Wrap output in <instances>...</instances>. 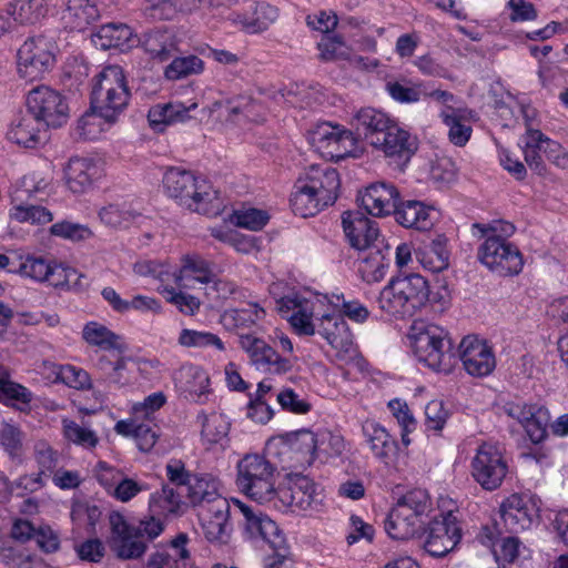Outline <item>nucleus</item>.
<instances>
[{
    "label": "nucleus",
    "mask_w": 568,
    "mask_h": 568,
    "mask_svg": "<svg viewBox=\"0 0 568 568\" xmlns=\"http://www.w3.org/2000/svg\"><path fill=\"white\" fill-rule=\"evenodd\" d=\"M230 430V423L220 413H212L203 416L202 437L210 444L220 443Z\"/></svg>",
    "instance_id": "nucleus-57"
},
{
    "label": "nucleus",
    "mask_w": 568,
    "mask_h": 568,
    "mask_svg": "<svg viewBox=\"0 0 568 568\" xmlns=\"http://www.w3.org/2000/svg\"><path fill=\"white\" fill-rule=\"evenodd\" d=\"M183 500L181 493L170 484H164L161 490L151 494L150 510L158 516L178 515L182 511Z\"/></svg>",
    "instance_id": "nucleus-42"
},
{
    "label": "nucleus",
    "mask_w": 568,
    "mask_h": 568,
    "mask_svg": "<svg viewBox=\"0 0 568 568\" xmlns=\"http://www.w3.org/2000/svg\"><path fill=\"white\" fill-rule=\"evenodd\" d=\"M48 132L49 131L42 125V122L29 115L22 118L17 124H14L8 131L7 138L9 142L48 141L51 139Z\"/></svg>",
    "instance_id": "nucleus-45"
},
{
    "label": "nucleus",
    "mask_w": 568,
    "mask_h": 568,
    "mask_svg": "<svg viewBox=\"0 0 568 568\" xmlns=\"http://www.w3.org/2000/svg\"><path fill=\"white\" fill-rule=\"evenodd\" d=\"M30 115L49 131L64 125L69 119V108L64 98L55 90L40 85L32 89L27 97Z\"/></svg>",
    "instance_id": "nucleus-10"
},
{
    "label": "nucleus",
    "mask_w": 568,
    "mask_h": 568,
    "mask_svg": "<svg viewBox=\"0 0 568 568\" xmlns=\"http://www.w3.org/2000/svg\"><path fill=\"white\" fill-rule=\"evenodd\" d=\"M140 216L141 213L128 204H110L99 212L101 222L112 227H126Z\"/></svg>",
    "instance_id": "nucleus-51"
},
{
    "label": "nucleus",
    "mask_w": 568,
    "mask_h": 568,
    "mask_svg": "<svg viewBox=\"0 0 568 568\" xmlns=\"http://www.w3.org/2000/svg\"><path fill=\"white\" fill-rule=\"evenodd\" d=\"M316 486L306 476H296L288 489L284 491V498L290 505L301 510H307L317 504Z\"/></svg>",
    "instance_id": "nucleus-41"
},
{
    "label": "nucleus",
    "mask_w": 568,
    "mask_h": 568,
    "mask_svg": "<svg viewBox=\"0 0 568 568\" xmlns=\"http://www.w3.org/2000/svg\"><path fill=\"white\" fill-rule=\"evenodd\" d=\"M298 440L312 456L322 453L333 457L342 455L345 450L344 438L339 434H333L328 430L317 434L311 430H302L298 434Z\"/></svg>",
    "instance_id": "nucleus-32"
},
{
    "label": "nucleus",
    "mask_w": 568,
    "mask_h": 568,
    "mask_svg": "<svg viewBox=\"0 0 568 568\" xmlns=\"http://www.w3.org/2000/svg\"><path fill=\"white\" fill-rule=\"evenodd\" d=\"M163 186L169 196L200 213H207L209 205L217 200V192L205 179L179 168H171L165 172Z\"/></svg>",
    "instance_id": "nucleus-7"
},
{
    "label": "nucleus",
    "mask_w": 568,
    "mask_h": 568,
    "mask_svg": "<svg viewBox=\"0 0 568 568\" xmlns=\"http://www.w3.org/2000/svg\"><path fill=\"white\" fill-rule=\"evenodd\" d=\"M187 497L200 509L225 499L220 493L219 480L211 474H193L187 486Z\"/></svg>",
    "instance_id": "nucleus-34"
},
{
    "label": "nucleus",
    "mask_w": 568,
    "mask_h": 568,
    "mask_svg": "<svg viewBox=\"0 0 568 568\" xmlns=\"http://www.w3.org/2000/svg\"><path fill=\"white\" fill-rule=\"evenodd\" d=\"M62 429L64 438L84 449H93L98 446L100 439L94 430L80 425L74 420L63 419Z\"/></svg>",
    "instance_id": "nucleus-52"
},
{
    "label": "nucleus",
    "mask_w": 568,
    "mask_h": 568,
    "mask_svg": "<svg viewBox=\"0 0 568 568\" xmlns=\"http://www.w3.org/2000/svg\"><path fill=\"white\" fill-rule=\"evenodd\" d=\"M131 93L124 71L120 65L103 68L93 79L91 90L92 113H85L78 121V130L84 140L95 139L101 120L112 123L126 108Z\"/></svg>",
    "instance_id": "nucleus-2"
},
{
    "label": "nucleus",
    "mask_w": 568,
    "mask_h": 568,
    "mask_svg": "<svg viewBox=\"0 0 568 568\" xmlns=\"http://www.w3.org/2000/svg\"><path fill=\"white\" fill-rule=\"evenodd\" d=\"M459 358L465 371L476 377L489 375L496 366L491 347L486 341L476 336H466L462 339Z\"/></svg>",
    "instance_id": "nucleus-16"
},
{
    "label": "nucleus",
    "mask_w": 568,
    "mask_h": 568,
    "mask_svg": "<svg viewBox=\"0 0 568 568\" xmlns=\"http://www.w3.org/2000/svg\"><path fill=\"white\" fill-rule=\"evenodd\" d=\"M172 58L171 63L164 69V77L168 80H181L191 75H197L204 70V61L197 55H173Z\"/></svg>",
    "instance_id": "nucleus-49"
},
{
    "label": "nucleus",
    "mask_w": 568,
    "mask_h": 568,
    "mask_svg": "<svg viewBox=\"0 0 568 568\" xmlns=\"http://www.w3.org/2000/svg\"><path fill=\"white\" fill-rule=\"evenodd\" d=\"M52 179L41 172L32 171L17 179L10 187L12 204L42 201L50 195Z\"/></svg>",
    "instance_id": "nucleus-20"
},
{
    "label": "nucleus",
    "mask_w": 568,
    "mask_h": 568,
    "mask_svg": "<svg viewBox=\"0 0 568 568\" xmlns=\"http://www.w3.org/2000/svg\"><path fill=\"white\" fill-rule=\"evenodd\" d=\"M82 337L89 345L104 351L121 348V337L98 322L87 323L82 329Z\"/></svg>",
    "instance_id": "nucleus-47"
},
{
    "label": "nucleus",
    "mask_w": 568,
    "mask_h": 568,
    "mask_svg": "<svg viewBox=\"0 0 568 568\" xmlns=\"http://www.w3.org/2000/svg\"><path fill=\"white\" fill-rule=\"evenodd\" d=\"M178 343L182 347H195V348H205V347H215L219 351H224L225 346L222 339L210 332L196 331L183 328L178 337Z\"/></svg>",
    "instance_id": "nucleus-54"
},
{
    "label": "nucleus",
    "mask_w": 568,
    "mask_h": 568,
    "mask_svg": "<svg viewBox=\"0 0 568 568\" xmlns=\"http://www.w3.org/2000/svg\"><path fill=\"white\" fill-rule=\"evenodd\" d=\"M205 538L211 542L226 544L232 526L229 521L230 504L227 499H219L214 505L200 509L199 513Z\"/></svg>",
    "instance_id": "nucleus-19"
},
{
    "label": "nucleus",
    "mask_w": 568,
    "mask_h": 568,
    "mask_svg": "<svg viewBox=\"0 0 568 568\" xmlns=\"http://www.w3.org/2000/svg\"><path fill=\"white\" fill-rule=\"evenodd\" d=\"M111 528L110 546L119 559H140L148 550V544L135 531V526L129 523L123 515L113 511L109 516Z\"/></svg>",
    "instance_id": "nucleus-15"
},
{
    "label": "nucleus",
    "mask_w": 568,
    "mask_h": 568,
    "mask_svg": "<svg viewBox=\"0 0 568 568\" xmlns=\"http://www.w3.org/2000/svg\"><path fill=\"white\" fill-rule=\"evenodd\" d=\"M367 251L358 263V272L367 283L382 281L390 264V248L385 242L377 243Z\"/></svg>",
    "instance_id": "nucleus-29"
},
{
    "label": "nucleus",
    "mask_w": 568,
    "mask_h": 568,
    "mask_svg": "<svg viewBox=\"0 0 568 568\" xmlns=\"http://www.w3.org/2000/svg\"><path fill=\"white\" fill-rule=\"evenodd\" d=\"M363 436L375 458L388 463L396 454L397 443L387 429L375 420H366L362 426Z\"/></svg>",
    "instance_id": "nucleus-30"
},
{
    "label": "nucleus",
    "mask_w": 568,
    "mask_h": 568,
    "mask_svg": "<svg viewBox=\"0 0 568 568\" xmlns=\"http://www.w3.org/2000/svg\"><path fill=\"white\" fill-rule=\"evenodd\" d=\"M95 47L102 50L119 49L121 51L129 50L136 43L131 28L124 23H106L99 28L92 36Z\"/></svg>",
    "instance_id": "nucleus-31"
},
{
    "label": "nucleus",
    "mask_w": 568,
    "mask_h": 568,
    "mask_svg": "<svg viewBox=\"0 0 568 568\" xmlns=\"http://www.w3.org/2000/svg\"><path fill=\"white\" fill-rule=\"evenodd\" d=\"M384 153L388 164L403 169L417 151V144H374Z\"/></svg>",
    "instance_id": "nucleus-58"
},
{
    "label": "nucleus",
    "mask_w": 568,
    "mask_h": 568,
    "mask_svg": "<svg viewBox=\"0 0 568 568\" xmlns=\"http://www.w3.org/2000/svg\"><path fill=\"white\" fill-rule=\"evenodd\" d=\"M100 13L90 0H69L62 19L67 27L75 31H84L93 23Z\"/></svg>",
    "instance_id": "nucleus-40"
},
{
    "label": "nucleus",
    "mask_w": 568,
    "mask_h": 568,
    "mask_svg": "<svg viewBox=\"0 0 568 568\" xmlns=\"http://www.w3.org/2000/svg\"><path fill=\"white\" fill-rule=\"evenodd\" d=\"M50 233L54 236L74 242L87 240L92 235V232L87 225L69 221L52 224Z\"/></svg>",
    "instance_id": "nucleus-62"
},
{
    "label": "nucleus",
    "mask_w": 568,
    "mask_h": 568,
    "mask_svg": "<svg viewBox=\"0 0 568 568\" xmlns=\"http://www.w3.org/2000/svg\"><path fill=\"white\" fill-rule=\"evenodd\" d=\"M471 230L475 236L483 240L477 252L483 265L499 276H513L523 271V254L508 240L516 230L510 222L474 223Z\"/></svg>",
    "instance_id": "nucleus-3"
},
{
    "label": "nucleus",
    "mask_w": 568,
    "mask_h": 568,
    "mask_svg": "<svg viewBox=\"0 0 568 568\" xmlns=\"http://www.w3.org/2000/svg\"><path fill=\"white\" fill-rule=\"evenodd\" d=\"M197 103L184 105L181 102H170L152 106L148 114L150 126L158 132L165 130L168 125L185 122L190 119V111L195 110Z\"/></svg>",
    "instance_id": "nucleus-33"
},
{
    "label": "nucleus",
    "mask_w": 568,
    "mask_h": 568,
    "mask_svg": "<svg viewBox=\"0 0 568 568\" xmlns=\"http://www.w3.org/2000/svg\"><path fill=\"white\" fill-rule=\"evenodd\" d=\"M241 349L256 371L268 375H285L292 372L297 357H284L260 336L241 335Z\"/></svg>",
    "instance_id": "nucleus-12"
},
{
    "label": "nucleus",
    "mask_w": 568,
    "mask_h": 568,
    "mask_svg": "<svg viewBox=\"0 0 568 568\" xmlns=\"http://www.w3.org/2000/svg\"><path fill=\"white\" fill-rule=\"evenodd\" d=\"M317 48L320 59L324 62L351 59V49L346 45L342 36H326L317 43Z\"/></svg>",
    "instance_id": "nucleus-56"
},
{
    "label": "nucleus",
    "mask_w": 568,
    "mask_h": 568,
    "mask_svg": "<svg viewBox=\"0 0 568 568\" xmlns=\"http://www.w3.org/2000/svg\"><path fill=\"white\" fill-rule=\"evenodd\" d=\"M138 419L119 420L114 426V430L119 435L133 437L139 449L146 453L154 447L159 438V428L155 425L138 423Z\"/></svg>",
    "instance_id": "nucleus-39"
},
{
    "label": "nucleus",
    "mask_w": 568,
    "mask_h": 568,
    "mask_svg": "<svg viewBox=\"0 0 568 568\" xmlns=\"http://www.w3.org/2000/svg\"><path fill=\"white\" fill-rule=\"evenodd\" d=\"M255 109V104L244 102L235 103L233 101H219L213 104V112H217V116L229 124L242 125L248 120H253L251 115Z\"/></svg>",
    "instance_id": "nucleus-50"
},
{
    "label": "nucleus",
    "mask_w": 568,
    "mask_h": 568,
    "mask_svg": "<svg viewBox=\"0 0 568 568\" xmlns=\"http://www.w3.org/2000/svg\"><path fill=\"white\" fill-rule=\"evenodd\" d=\"M7 12L16 22L30 26L47 16L48 6L45 0H13L8 4Z\"/></svg>",
    "instance_id": "nucleus-43"
},
{
    "label": "nucleus",
    "mask_w": 568,
    "mask_h": 568,
    "mask_svg": "<svg viewBox=\"0 0 568 568\" xmlns=\"http://www.w3.org/2000/svg\"><path fill=\"white\" fill-rule=\"evenodd\" d=\"M462 539V526L454 513L435 517L424 531L423 548L433 557H444L454 550Z\"/></svg>",
    "instance_id": "nucleus-13"
},
{
    "label": "nucleus",
    "mask_w": 568,
    "mask_h": 568,
    "mask_svg": "<svg viewBox=\"0 0 568 568\" xmlns=\"http://www.w3.org/2000/svg\"><path fill=\"white\" fill-rule=\"evenodd\" d=\"M152 60L164 62L178 51V40L173 31L165 28H154L144 32L136 43Z\"/></svg>",
    "instance_id": "nucleus-27"
},
{
    "label": "nucleus",
    "mask_w": 568,
    "mask_h": 568,
    "mask_svg": "<svg viewBox=\"0 0 568 568\" xmlns=\"http://www.w3.org/2000/svg\"><path fill=\"white\" fill-rule=\"evenodd\" d=\"M104 174L103 164L89 158H72L65 169V179L69 190L81 194L87 192L94 181Z\"/></svg>",
    "instance_id": "nucleus-22"
},
{
    "label": "nucleus",
    "mask_w": 568,
    "mask_h": 568,
    "mask_svg": "<svg viewBox=\"0 0 568 568\" xmlns=\"http://www.w3.org/2000/svg\"><path fill=\"white\" fill-rule=\"evenodd\" d=\"M129 363L130 358L128 357L120 356L112 361L106 355H101L95 363L99 374L98 382L116 388L128 385L131 379Z\"/></svg>",
    "instance_id": "nucleus-35"
},
{
    "label": "nucleus",
    "mask_w": 568,
    "mask_h": 568,
    "mask_svg": "<svg viewBox=\"0 0 568 568\" xmlns=\"http://www.w3.org/2000/svg\"><path fill=\"white\" fill-rule=\"evenodd\" d=\"M9 216L18 223H28L31 225H44L53 220V214L50 210L42 205L34 204L33 202L12 204Z\"/></svg>",
    "instance_id": "nucleus-48"
},
{
    "label": "nucleus",
    "mask_w": 568,
    "mask_h": 568,
    "mask_svg": "<svg viewBox=\"0 0 568 568\" xmlns=\"http://www.w3.org/2000/svg\"><path fill=\"white\" fill-rule=\"evenodd\" d=\"M270 547L273 554L265 557L264 568H295L285 537H276Z\"/></svg>",
    "instance_id": "nucleus-61"
},
{
    "label": "nucleus",
    "mask_w": 568,
    "mask_h": 568,
    "mask_svg": "<svg viewBox=\"0 0 568 568\" xmlns=\"http://www.w3.org/2000/svg\"><path fill=\"white\" fill-rule=\"evenodd\" d=\"M394 216L396 222L402 226L417 231L430 230L437 220L436 213L432 207L414 200L402 203L398 202L394 211Z\"/></svg>",
    "instance_id": "nucleus-28"
},
{
    "label": "nucleus",
    "mask_w": 568,
    "mask_h": 568,
    "mask_svg": "<svg viewBox=\"0 0 568 568\" xmlns=\"http://www.w3.org/2000/svg\"><path fill=\"white\" fill-rule=\"evenodd\" d=\"M306 139L308 142H341L343 140L356 141L351 130L328 121H320L312 124L306 130Z\"/></svg>",
    "instance_id": "nucleus-46"
},
{
    "label": "nucleus",
    "mask_w": 568,
    "mask_h": 568,
    "mask_svg": "<svg viewBox=\"0 0 568 568\" xmlns=\"http://www.w3.org/2000/svg\"><path fill=\"white\" fill-rule=\"evenodd\" d=\"M55 42L45 36L28 38L18 50V73L28 81L42 79L55 64Z\"/></svg>",
    "instance_id": "nucleus-9"
},
{
    "label": "nucleus",
    "mask_w": 568,
    "mask_h": 568,
    "mask_svg": "<svg viewBox=\"0 0 568 568\" xmlns=\"http://www.w3.org/2000/svg\"><path fill=\"white\" fill-rule=\"evenodd\" d=\"M176 386L190 394H203L209 385L207 374L197 365L184 364L174 373Z\"/></svg>",
    "instance_id": "nucleus-44"
},
{
    "label": "nucleus",
    "mask_w": 568,
    "mask_h": 568,
    "mask_svg": "<svg viewBox=\"0 0 568 568\" xmlns=\"http://www.w3.org/2000/svg\"><path fill=\"white\" fill-rule=\"evenodd\" d=\"M268 214L257 209H243L235 211L231 217V222L236 226L251 231H260L268 222Z\"/></svg>",
    "instance_id": "nucleus-60"
},
{
    "label": "nucleus",
    "mask_w": 568,
    "mask_h": 568,
    "mask_svg": "<svg viewBox=\"0 0 568 568\" xmlns=\"http://www.w3.org/2000/svg\"><path fill=\"white\" fill-rule=\"evenodd\" d=\"M429 301L427 280L415 273L392 280L377 297L378 307L389 316L412 315Z\"/></svg>",
    "instance_id": "nucleus-6"
},
{
    "label": "nucleus",
    "mask_w": 568,
    "mask_h": 568,
    "mask_svg": "<svg viewBox=\"0 0 568 568\" xmlns=\"http://www.w3.org/2000/svg\"><path fill=\"white\" fill-rule=\"evenodd\" d=\"M235 505L244 517L245 530L251 538H260L271 545L276 537H284L277 525L258 507L248 506L239 500L235 501Z\"/></svg>",
    "instance_id": "nucleus-26"
},
{
    "label": "nucleus",
    "mask_w": 568,
    "mask_h": 568,
    "mask_svg": "<svg viewBox=\"0 0 568 568\" xmlns=\"http://www.w3.org/2000/svg\"><path fill=\"white\" fill-rule=\"evenodd\" d=\"M276 400L282 409L297 415L307 414L312 408L311 404L292 388L282 389L276 395Z\"/></svg>",
    "instance_id": "nucleus-64"
},
{
    "label": "nucleus",
    "mask_w": 568,
    "mask_h": 568,
    "mask_svg": "<svg viewBox=\"0 0 568 568\" xmlns=\"http://www.w3.org/2000/svg\"><path fill=\"white\" fill-rule=\"evenodd\" d=\"M189 541L190 538L185 532L178 534L170 541L169 548L150 554L144 568H192Z\"/></svg>",
    "instance_id": "nucleus-21"
},
{
    "label": "nucleus",
    "mask_w": 568,
    "mask_h": 568,
    "mask_svg": "<svg viewBox=\"0 0 568 568\" xmlns=\"http://www.w3.org/2000/svg\"><path fill=\"white\" fill-rule=\"evenodd\" d=\"M356 119L368 133H383V142H408L409 132L390 120L384 112L365 108L358 111Z\"/></svg>",
    "instance_id": "nucleus-24"
},
{
    "label": "nucleus",
    "mask_w": 568,
    "mask_h": 568,
    "mask_svg": "<svg viewBox=\"0 0 568 568\" xmlns=\"http://www.w3.org/2000/svg\"><path fill=\"white\" fill-rule=\"evenodd\" d=\"M362 206L373 216H385L394 213L399 201V193L393 184L373 183L361 194Z\"/></svg>",
    "instance_id": "nucleus-23"
},
{
    "label": "nucleus",
    "mask_w": 568,
    "mask_h": 568,
    "mask_svg": "<svg viewBox=\"0 0 568 568\" xmlns=\"http://www.w3.org/2000/svg\"><path fill=\"white\" fill-rule=\"evenodd\" d=\"M265 317V311L256 303H247L243 307L224 312L222 323L229 329L235 332L241 346V335L257 336L256 327Z\"/></svg>",
    "instance_id": "nucleus-25"
},
{
    "label": "nucleus",
    "mask_w": 568,
    "mask_h": 568,
    "mask_svg": "<svg viewBox=\"0 0 568 568\" xmlns=\"http://www.w3.org/2000/svg\"><path fill=\"white\" fill-rule=\"evenodd\" d=\"M408 338L417 359L436 372L449 373L456 363L448 333L434 324L414 322Z\"/></svg>",
    "instance_id": "nucleus-5"
},
{
    "label": "nucleus",
    "mask_w": 568,
    "mask_h": 568,
    "mask_svg": "<svg viewBox=\"0 0 568 568\" xmlns=\"http://www.w3.org/2000/svg\"><path fill=\"white\" fill-rule=\"evenodd\" d=\"M342 224L348 243L358 251L384 242V239H381L377 222L359 211L343 213Z\"/></svg>",
    "instance_id": "nucleus-17"
},
{
    "label": "nucleus",
    "mask_w": 568,
    "mask_h": 568,
    "mask_svg": "<svg viewBox=\"0 0 568 568\" xmlns=\"http://www.w3.org/2000/svg\"><path fill=\"white\" fill-rule=\"evenodd\" d=\"M173 275L179 286H190L186 282L190 278L202 284H211L214 277L213 263L197 254L186 255L182 260V266Z\"/></svg>",
    "instance_id": "nucleus-36"
},
{
    "label": "nucleus",
    "mask_w": 568,
    "mask_h": 568,
    "mask_svg": "<svg viewBox=\"0 0 568 568\" xmlns=\"http://www.w3.org/2000/svg\"><path fill=\"white\" fill-rule=\"evenodd\" d=\"M276 307L298 335L317 333L342 358L356 356L353 334L344 317L336 312L339 304L332 302L327 295L316 294L313 300L297 294L286 295L276 301Z\"/></svg>",
    "instance_id": "nucleus-1"
},
{
    "label": "nucleus",
    "mask_w": 568,
    "mask_h": 568,
    "mask_svg": "<svg viewBox=\"0 0 568 568\" xmlns=\"http://www.w3.org/2000/svg\"><path fill=\"white\" fill-rule=\"evenodd\" d=\"M499 513L505 527L518 532L530 528L538 517V507L531 497L513 494L501 503Z\"/></svg>",
    "instance_id": "nucleus-18"
},
{
    "label": "nucleus",
    "mask_w": 568,
    "mask_h": 568,
    "mask_svg": "<svg viewBox=\"0 0 568 568\" xmlns=\"http://www.w3.org/2000/svg\"><path fill=\"white\" fill-rule=\"evenodd\" d=\"M419 523L409 509L395 505L385 520V530L393 539H408L417 532Z\"/></svg>",
    "instance_id": "nucleus-38"
},
{
    "label": "nucleus",
    "mask_w": 568,
    "mask_h": 568,
    "mask_svg": "<svg viewBox=\"0 0 568 568\" xmlns=\"http://www.w3.org/2000/svg\"><path fill=\"white\" fill-rule=\"evenodd\" d=\"M532 409L534 412L529 414L527 423H524L521 426L525 428L529 439L534 444H539L547 437L550 413L541 405Z\"/></svg>",
    "instance_id": "nucleus-55"
},
{
    "label": "nucleus",
    "mask_w": 568,
    "mask_h": 568,
    "mask_svg": "<svg viewBox=\"0 0 568 568\" xmlns=\"http://www.w3.org/2000/svg\"><path fill=\"white\" fill-rule=\"evenodd\" d=\"M419 264L427 271L438 273L449 265V251L445 235H437L430 243L419 247L416 253Z\"/></svg>",
    "instance_id": "nucleus-37"
},
{
    "label": "nucleus",
    "mask_w": 568,
    "mask_h": 568,
    "mask_svg": "<svg viewBox=\"0 0 568 568\" xmlns=\"http://www.w3.org/2000/svg\"><path fill=\"white\" fill-rule=\"evenodd\" d=\"M57 378L69 387L75 389H90L92 387L90 375L82 368L73 365L57 366Z\"/></svg>",
    "instance_id": "nucleus-59"
},
{
    "label": "nucleus",
    "mask_w": 568,
    "mask_h": 568,
    "mask_svg": "<svg viewBox=\"0 0 568 568\" xmlns=\"http://www.w3.org/2000/svg\"><path fill=\"white\" fill-rule=\"evenodd\" d=\"M23 439L24 435L18 426L4 423L0 427V444L11 456L21 454Z\"/></svg>",
    "instance_id": "nucleus-63"
},
{
    "label": "nucleus",
    "mask_w": 568,
    "mask_h": 568,
    "mask_svg": "<svg viewBox=\"0 0 568 568\" xmlns=\"http://www.w3.org/2000/svg\"><path fill=\"white\" fill-rule=\"evenodd\" d=\"M474 480L485 490L493 491L501 486L508 474V463L501 450L493 444L484 443L470 463Z\"/></svg>",
    "instance_id": "nucleus-11"
},
{
    "label": "nucleus",
    "mask_w": 568,
    "mask_h": 568,
    "mask_svg": "<svg viewBox=\"0 0 568 568\" xmlns=\"http://www.w3.org/2000/svg\"><path fill=\"white\" fill-rule=\"evenodd\" d=\"M236 485L258 503L270 500L275 491V467L264 456L246 455L237 464Z\"/></svg>",
    "instance_id": "nucleus-8"
},
{
    "label": "nucleus",
    "mask_w": 568,
    "mask_h": 568,
    "mask_svg": "<svg viewBox=\"0 0 568 568\" xmlns=\"http://www.w3.org/2000/svg\"><path fill=\"white\" fill-rule=\"evenodd\" d=\"M278 18V9L270 3L260 2L255 6L253 16L244 18L243 27L250 33L266 30Z\"/></svg>",
    "instance_id": "nucleus-53"
},
{
    "label": "nucleus",
    "mask_w": 568,
    "mask_h": 568,
    "mask_svg": "<svg viewBox=\"0 0 568 568\" xmlns=\"http://www.w3.org/2000/svg\"><path fill=\"white\" fill-rule=\"evenodd\" d=\"M341 179L335 169L311 166L301 175L291 193V207L295 215L310 217L333 205L339 193Z\"/></svg>",
    "instance_id": "nucleus-4"
},
{
    "label": "nucleus",
    "mask_w": 568,
    "mask_h": 568,
    "mask_svg": "<svg viewBox=\"0 0 568 568\" xmlns=\"http://www.w3.org/2000/svg\"><path fill=\"white\" fill-rule=\"evenodd\" d=\"M13 274L39 283L48 282L58 287L67 284L70 276L75 275V271L42 255L16 254Z\"/></svg>",
    "instance_id": "nucleus-14"
}]
</instances>
